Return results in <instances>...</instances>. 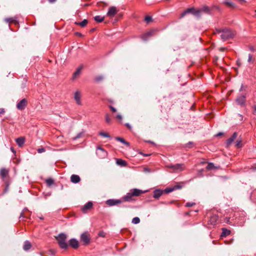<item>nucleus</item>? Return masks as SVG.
Masks as SVG:
<instances>
[{
  "mask_svg": "<svg viewBox=\"0 0 256 256\" xmlns=\"http://www.w3.org/2000/svg\"><path fill=\"white\" fill-rule=\"evenodd\" d=\"M142 193V191L140 190L134 188L131 190L130 192H128L126 195L122 198V200L124 202H130L132 200V196H138Z\"/></svg>",
  "mask_w": 256,
  "mask_h": 256,
  "instance_id": "1",
  "label": "nucleus"
},
{
  "mask_svg": "<svg viewBox=\"0 0 256 256\" xmlns=\"http://www.w3.org/2000/svg\"><path fill=\"white\" fill-rule=\"evenodd\" d=\"M67 236L64 233L60 234L56 237V240L61 248L66 249L68 248V244L66 242Z\"/></svg>",
  "mask_w": 256,
  "mask_h": 256,
  "instance_id": "2",
  "label": "nucleus"
},
{
  "mask_svg": "<svg viewBox=\"0 0 256 256\" xmlns=\"http://www.w3.org/2000/svg\"><path fill=\"white\" fill-rule=\"evenodd\" d=\"M234 35V32L231 30L227 28H223L222 32L220 35L222 40L226 41L232 38Z\"/></svg>",
  "mask_w": 256,
  "mask_h": 256,
  "instance_id": "3",
  "label": "nucleus"
},
{
  "mask_svg": "<svg viewBox=\"0 0 256 256\" xmlns=\"http://www.w3.org/2000/svg\"><path fill=\"white\" fill-rule=\"evenodd\" d=\"M28 104L26 99L23 98L20 100L16 104V108L20 110H24Z\"/></svg>",
  "mask_w": 256,
  "mask_h": 256,
  "instance_id": "4",
  "label": "nucleus"
},
{
  "mask_svg": "<svg viewBox=\"0 0 256 256\" xmlns=\"http://www.w3.org/2000/svg\"><path fill=\"white\" fill-rule=\"evenodd\" d=\"M96 154L101 158H104L107 156V152L100 146L97 148Z\"/></svg>",
  "mask_w": 256,
  "mask_h": 256,
  "instance_id": "5",
  "label": "nucleus"
},
{
  "mask_svg": "<svg viewBox=\"0 0 256 256\" xmlns=\"http://www.w3.org/2000/svg\"><path fill=\"white\" fill-rule=\"evenodd\" d=\"M168 167L175 171H182L184 169V165L182 164H177L174 165L170 164L168 166Z\"/></svg>",
  "mask_w": 256,
  "mask_h": 256,
  "instance_id": "6",
  "label": "nucleus"
},
{
  "mask_svg": "<svg viewBox=\"0 0 256 256\" xmlns=\"http://www.w3.org/2000/svg\"><path fill=\"white\" fill-rule=\"evenodd\" d=\"M122 202V200H121L109 199L106 201V203L108 206H112L115 205L120 204Z\"/></svg>",
  "mask_w": 256,
  "mask_h": 256,
  "instance_id": "7",
  "label": "nucleus"
},
{
  "mask_svg": "<svg viewBox=\"0 0 256 256\" xmlns=\"http://www.w3.org/2000/svg\"><path fill=\"white\" fill-rule=\"evenodd\" d=\"M118 11V10L115 6H110L108 8L107 16L109 17H113L117 13Z\"/></svg>",
  "mask_w": 256,
  "mask_h": 256,
  "instance_id": "8",
  "label": "nucleus"
},
{
  "mask_svg": "<svg viewBox=\"0 0 256 256\" xmlns=\"http://www.w3.org/2000/svg\"><path fill=\"white\" fill-rule=\"evenodd\" d=\"M236 102L238 104H239L241 106H244L246 102L245 96L244 95L240 96L236 98Z\"/></svg>",
  "mask_w": 256,
  "mask_h": 256,
  "instance_id": "9",
  "label": "nucleus"
},
{
  "mask_svg": "<svg viewBox=\"0 0 256 256\" xmlns=\"http://www.w3.org/2000/svg\"><path fill=\"white\" fill-rule=\"evenodd\" d=\"M74 100H75L76 104L78 105H82V102H81V94L79 91H76L74 94Z\"/></svg>",
  "mask_w": 256,
  "mask_h": 256,
  "instance_id": "10",
  "label": "nucleus"
},
{
  "mask_svg": "<svg viewBox=\"0 0 256 256\" xmlns=\"http://www.w3.org/2000/svg\"><path fill=\"white\" fill-rule=\"evenodd\" d=\"M154 32H155V30H151L148 32H146L142 36V39L144 41L147 40L149 38H150L151 36L154 35Z\"/></svg>",
  "mask_w": 256,
  "mask_h": 256,
  "instance_id": "11",
  "label": "nucleus"
},
{
  "mask_svg": "<svg viewBox=\"0 0 256 256\" xmlns=\"http://www.w3.org/2000/svg\"><path fill=\"white\" fill-rule=\"evenodd\" d=\"M80 240L84 244H88L90 242V238L86 232L82 233L81 234Z\"/></svg>",
  "mask_w": 256,
  "mask_h": 256,
  "instance_id": "12",
  "label": "nucleus"
},
{
  "mask_svg": "<svg viewBox=\"0 0 256 256\" xmlns=\"http://www.w3.org/2000/svg\"><path fill=\"white\" fill-rule=\"evenodd\" d=\"M69 244L70 246L74 248H77L78 247V242L75 238H72L69 241Z\"/></svg>",
  "mask_w": 256,
  "mask_h": 256,
  "instance_id": "13",
  "label": "nucleus"
},
{
  "mask_svg": "<svg viewBox=\"0 0 256 256\" xmlns=\"http://www.w3.org/2000/svg\"><path fill=\"white\" fill-rule=\"evenodd\" d=\"M80 180V177L78 175L72 174L70 177L71 182L74 184L78 183Z\"/></svg>",
  "mask_w": 256,
  "mask_h": 256,
  "instance_id": "14",
  "label": "nucleus"
},
{
  "mask_svg": "<svg viewBox=\"0 0 256 256\" xmlns=\"http://www.w3.org/2000/svg\"><path fill=\"white\" fill-rule=\"evenodd\" d=\"M92 206V203L91 202H87L82 208V210L83 212H86L88 210H90Z\"/></svg>",
  "mask_w": 256,
  "mask_h": 256,
  "instance_id": "15",
  "label": "nucleus"
},
{
  "mask_svg": "<svg viewBox=\"0 0 256 256\" xmlns=\"http://www.w3.org/2000/svg\"><path fill=\"white\" fill-rule=\"evenodd\" d=\"M163 194V191L162 190L158 189L156 190L154 192V198H158Z\"/></svg>",
  "mask_w": 256,
  "mask_h": 256,
  "instance_id": "16",
  "label": "nucleus"
},
{
  "mask_svg": "<svg viewBox=\"0 0 256 256\" xmlns=\"http://www.w3.org/2000/svg\"><path fill=\"white\" fill-rule=\"evenodd\" d=\"M186 11L187 14L192 13L194 15L198 16H200V10H196L194 8H189L187 9Z\"/></svg>",
  "mask_w": 256,
  "mask_h": 256,
  "instance_id": "17",
  "label": "nucleus"
},
{
  "mask_svg": "<svg viewBox=\"0 0 256 256\" xmlns=\"http://www.w3.org/2000/svg\"><path fill=\"white\" fill-rule=\"evenodd\" d=\"M24 140L25 139L24 137H19L16 140V141L17 144L19 146L22 147L24 144Z\"/></svg>",
  "mask_w": 256,
  "mask_h": 256,
  "instance_id": "18",
  "label": "nucleus"
},
{
  "mask_svg": "<svg viewBox=\"0 0 256 256\" xmlns=\"http://www.w3.org/2000/svg\"><path fill=\"white\" fill-rule=\"evenodd\" d=\"M31 247H32V244H31V243L29 241L26 240L24 242V244L23 246V249L25 251H28L31 248Z\"/></svg>",
  "mask_w": 256,
  "mask_h": 256,
  "instance_id": "19",
  "label": "nucleus"
},
{
  "mask_svg": "<svg viewBox=\"0 0 256 256\" xmlns=\"http://www.w3.org/2000/svg\"><path fill=\"white\" fill-rule=\"evenodd\" d=\"M230 234V230H228L226 228H222V232L220 234L221 237H226Z\"/></svg>",
  "mask_w": 256,
  "mask_h": 256,
  "instance_id": "20",
  "label": "nucleus"
},
{
  "mask_svg": "<svg viewBox=\"0 0 256 256\" xmlns=\"http://www.w3.org/2000/svg\"><path fill=\"white\" fill-rule=\"evenodd\" d=\"M16 18V17L6 18L4 21L6 22L16 24L17 22Z\"/></svg>",
  "mask_w": 256,
  "mask_h": 256,
  "instance_id": "21",
  "label": "nucleus"
},
{
  "mask_svg": "<svg viewBox=\"0 0 256 256\" xmlns=\"http://www.w3.org/2000/svg\"><path fill=\"white\" fill-rule=\"evenodd\" d=\"M8 173V170L5 168H2L0 170V175L2 178H4Z\"/></svg>",
  "mask_w": 256,
  "mask_h": 256,
  "instance_id": "22",
  "label": "nucleus"
},
{
  "mask_svg": "<svg viewBox=\"0 0 256 256\" xmlns=\"http://www.w3.org/2000/svg\"><path fill=\"white\" fill-rule=\"evenodd\" d=\"M218 216L216 215H214L210 217V222L211 224H215L217 220H218Z\"/></svg>",
  "mask_w": 256,
  "mask_h": 256,
  "instance_id": "23",
  "label": "nucleus"
},
{
  "mask_svg": "<svg viewBox=\"0 0 256 256\" xmlns=\"http://www.w3.org/2000/svg\"><path fill=\"white\" fill-rule=\"evenodd\" d=\"M88 21L87 20H84L81 22H76L75 24L76 25H79L82 27H84L88 24Z\"/></svg>",
  "mask_w": 256,
  "mask_h": 256,
  "instance_id": "24",
  "label": "nucleus"
},
{
  "mask_svg": "<svg viewBox=\"0 0 256 256\" xmlns=\"http://www.w3.org/2000/svg\"><path fill=\"white\" fill-rule=\"evenodd\" d=\"M116 140L118 141H119L124 144L128 146H130V143L126 141L123 138H120V137H116Z\"/></svg>",
  "mask_w": 256,
  "mask_h": 256,
  "instance_id": "25",
  "label": "nucleus"
},
{
  "mask_svg": "<svg viewBox=\"0 0 256 256\" xmlns=\"http://www.w3.org/2000/svg\"><path fill=\"white\" fill-rule=\"evenodd\" d=\"M116 164L121 166H125L126 165V162L121 159H117Z\"/></svg>",
  "mask_w": 256,
  "mask_h": 256,
  "instance_id": "26",
  "label": "nucleus"
},
{
  "mask_svg": "<svg viewBox=\"0 0 256 256\" xmlns=\"http://www.w3.org/2000/svg\"><path fill=\"white\" fill-rule=\"evenodd\" d=\"M198 10H200V12H204L209 14L210 12V8L208 6H204L201 8V9Z\"/></svg>",
  "mask_w": 256,
  "mask_h": 256,
  "instance_id": "27",
  "label": "nucleus"
},
{
  "mask_svg": "<svg viewBox=\"0 0 256 256\" xmlns=\"http://www.w3.org/2000/svg\"><path fill=\"white\" fill-rule=\"evenodd\" d=\"M81 70H82V68L81 67L78 68L76 69V71L73 74V76H72V79L73 80L76 78L80 74V72H81Z\"/></svg>",
  "mask_w": 256,
  "mask_h": 256,
  "instance_id": "28",
  "label": "nucleus"
},
{
  "mask_svg": "<svg viewBox=\"0 0 256 256\" xmlns=\"http://www.w3.org/2000/svg\"><path fill=\"white\" fill-rule=\"evenodd\" d=\"M104 16H96L94 17V20L97 22H101L104 20Z\"/></svg>",
  "mask_w": 256,
  "mask_h": 256,
  "instance_id": "29",
  "label": "nucleus"
},
{
  "mask_svg": "<svg viewBox=\"0 0 256 256\" xmlns=\"http://www.w3.org/2000/svg\"><path fill=\"white\" fill-rule=\"evenodd\" d=\"M105 120L108 124H111L112 118L109 114H106L105 116Z\"/></svg>",
  "mask_w": 256,
  "mask_h": 256,
  "instance_id": "30",
  "label": "nucleus"
},
{
  "mask_svg": "<svg viewBox=\"0 0 256 256\" xmlns=\"http://www.w3.org/2000/svg\"><path fill=\"white\" fill-rule=\"evenodd\" d=\"M46 184L49 186L54 184V180L51 178L46 179Z\"/></svg>",
  "mask_w": 256,
  "mask_h": 256,
  "instance_id": "31",
  "label": "nucleus"
},
{
  "mask_svg": "<svg viewBox=\"0 0 256 256\" xmlns=\"http://www.w3.org/2000/svg\"><path fill=\"white\" fill-rule=\"evenodd\" d=\"M206 168L208 170H210L215 168H216V167L214 166V165L213 163L210 162V163H208V164L206 166Z\"/></svg>",
  "mask_w": 256,
  "mask_h": 256,
  "instance_id": "32",
  "label": "nucleus"
},
{
  "mask_svg": "<svg viewBox=\"0 0 256 256\" xmlns=\"http://www.w3.org/2000/svg\"><path fill=\"white\" fill-rule=\"evenodd\" d=\"M104 76H96L94 78V80L97 82H101L102 80H104Z\"/></svg>",
  "mask_w": 256,
  "mask_h": 256,
  "instance_id": "33",
  "label": "nucleus"
},
{
  "mask_svg": "<svg viewBox=\"0 0 256 256\" xmlns=\"http://www.w3.org/2000/svg\"><path fill=\"white\" fill-rule=\"evenodd\" d=\"M26 80L25 79H23L22 81V83L20 84V88L22 89H24L26 87Z\"/></svg>",
  "mask_w": 256,
  "mask_h": 256,
  "instance_id": "34",
  "label": "nucleus"
},
{
  "mask_svg": "<svg viewBox=\"0 0 256 256\" xmlns=\"http://www.w3.org/2000/svg\"><path fill=\"white\" fill-rule=\"evenodd\" d=\"M234 140L233 139L232 137H230L229 138H228L226 142V144L227 146H228L234 141Z\"/></svg>",
  "mask_w": 256,
  "mask_h": 256,
  "instance_id": "35",
  "label": "nucleus"
},
{
  "mask_svg": "<svg viewBox=\"0 0 256 256\" xmlns=\"http://www.w3.org/2000/svg\"><path fill=\"white\" fill-rule=\"evenodd\" d=\"M140 219L138 217L134 218L132 220V222L134 224H138L140 223Z\"/></svg>",
  "mask_w": 256,
  "mask_h": 256,
  "instance_id": "36",
  "label": "nucleus"
},
{
  "mask_svg": "<svg viewBox=\"0 0 256 256\" xmlns=\"http://www.w3.org/2000/svg\"><path fill=\"white\" fill-rule=\"evenodd\" d=\"M144 20L147 23H150L152 21V19L150 16H147L145 17Z\"/></svg>",
  "mask_w": 256,
  "mask_h": 256,
  "instance_id": "37",
  "label": "nucleus"
},
{
  "mask_svg": "<svg viewBox=\"0 0 256 256\" xmlns=\"http://www.w3.org/2000/svg\"><path fill=\"white\" fill-rule=\"evenodd\" d=\"M248 62L250 64L254 62V58H252V54H248Z\"/></svg>",
  "mask_w": 256,
  "mask_h": 256,
  "instance_id": "38",
  "label": "nucleus"
},
{
  "mask_svg": "<svg viewBox=\"0 0 256 256\" xmlns=\"http://www.w3.org/2000/svg\"><path fill=\"white\" fill-rule=\"evenodd\" d=\"M174 190V188H167L164 190V192L166 193H170Z\"/></svg>",
  "mask_w": 256,
  "mask_h": 256,
  "instance_id": "39",
  "label": "nucleus"
},
{
  "mask_svg": "<svg viewBox=\"0 0 256 256\" xmlns=\"http://www.w3.org/2000/svg\"><path fill=\"white\" fill-rule=\"evenodd\" d=\"M225 4L228 6L230 7H232V8H234V6H235V4L233 2H226Z\"/></svg>",
  "mask_w": 256,
  "mask_h": 256,
  "instance_id": "40",
  "label": "nucleus"
},
{
  "mask_svg": "<svg viewBox=\"0 0 256 256\" xmlns=\"http://www.w3.org/2000/svg\"><path fill=\"white\" fill-rule=\"evenodd\" d=\"M99 135L104 136V137H106V138H110V137L108 134L106 132H100L99 133Z\"/></svg>",
  "mask_w": 256,
  "mask_h": 256,
  "instance_id": "41",
  "label": "nucleus"
},
{
  "mask_svg": "<svg viewBox=\"0 0 256 256\" xmlns=\"http://www.w3.org/2000/svg\"><path fill=\"white\" fill-rule=\"evenodd\" d=\"M82 135V133H80V132L78 133L76 136L72 138V139L74 140H76V139L80 138L81 137Z\"/></svg>",
  "mask_w": 256,
  "mask_h": 256,
  "instance_id": "42",
  "label": "nucleus"
},
{
  "mask_svg": "<svg viewBox=\"0 0 256 256\" xmlns=\"http://www.w3.org/2000/svg\"><path fill=\"white\" fill-rule=\"evenodd\" d=\"M195 204L194 202H187L186 206L187 207H191Z\"/></svg>",
  "mask_w": 256,
  "mask_h": 256,
  "instance_id": "43",
  "label": "nucleus"
},
{
  "mask_svg": "<svg viewBox=\"0 0 256 256\" xmlns=\"http://www.w3.org/2000/svg\"><path fill=\"white\" fill-rule=\"evenodd\" d=\"M174 188V190H178V189H180L182 188V186L179 185V184H177V185H175L173 186Z\"/></svg>",
  "mask_w": 256,
  "mask_h": 256,
  "instance_id": "44",
  "label": "nucleus"
},
{
  "mask_svg": "<svg viewBox=\"0 0 256 256\" xmlns=\"http://www.w3.org/2000/svg\"><path fill=\"white\" fill-rule=\"evenodd\" d=\"M223 28H216V31L214 34L222 33V32Z\"/></svg>",
  "mask_w": 256,
  "mask_h": 256,
  "instance_id": "45",
  "label": "nucleus"
},
{
  "mask_svg": "<svg viewBox=\"0 0 256 256\" xmlns=\"http://www.w3.org/2000/svg\"><path fill=\"white\" fill-rule=\"evenodd\" d=\"M116 118L120 120V121H122V116L121 114H118L116 116Z\"/></svg>",
  "mask_w": 256,
  "mask_h": 256,
  "instance_id": "46",
  "label": "nucleus"
},
{
  "mask_svg": "<svg viewBox=\"0 0 256 256\" xmlns=\"http://www.w3.org/2000/svg\"><path fill=\"white\" fill-rule=\"evenodd\" d=\"M236 146L238 148H240L242 146L241 142L240 140L237 141L236 144Z\"/></svg>",
  "mask_w": 256,
  "mask_h": 256,
  "instance_id": "47",
  "label": "nucleus"
},
{
  "mask_svg": "<svg viewBox=\"0 0 256 256\" xmlns=\"http://www.w3.org/2000/svg\"><path fill=\"white\" fill-rule=\"evenodd\" d=\"M109 108L110 109V110L112 111V112H116V108H114V106H110Z\"/></svg>",
  "mask_w": 256,
  "mask_h": 256,
  "instance_id": "48",
  "label": "nucleus"
},
{
  "mask_svg": "<svg viewBox=\"0 0 256 256\" xmlns=\"http://www.w3.org/2000/svg\"><path fill=\"white\" fill-rule=\"evenodd\" d=\"M45 152V149L44 148H38V153H42V152Z\"/></svg>",
  "mask_w": 256,
  "mask_h": 256,
  "instance_id": "49",
  "label": "nucleus"
},
{
  "mask_svg": "<svg viewBox=\"0 0 256 256\" xmlns=\"http://www.w3.org/2000/svg\"><path fill=\"white\" fill-rule=\"evenodd\" d=\"M237 133L235 132L233 134L232 136L231 137H232L233 139L235 140L237 137Z\"/></svg>",
  "mask_w": 256,
  "mask_h": 256,
  "instance_id": "50",
  "label": "nucleus"
},
{
  "mask_svg": "<svg viewBox=\"0 0 256 256\" xmlns=\"http://www.w3.org/2000/svg\"><path fill=\"white\" fill-rule=\"evenodd\" d=\"M186 14H187V13H186V11L185 10L184 12L181 14V15H180V18H183L184 16H185V15H186Z\"/></svg>",
  "mask_w": 256,
  "mask_h": 256,
  "instance_id": "51",
  "label": "nucleus"
},
{
  "mask_svg": "<svg viewBox=\"0 0 256 256\" xmlns=\"http://www.w3.org/2000/svg\"><path fill=\"white\" fill-rule=\"evenodd\" d=\"M5 110L4 108H0V116L4 113Z\"/></svg>",
  "mask_w": 256,
  "mask_h": 256,
  "instance_id": "52",
  "label": "nucleus"
},
{
  "mask_svg": "<svg viewBox=\"0 0 256 256\" xmlns=\"http://www.w3.org/2000/svg\"><path fill=\"white\" fill-rule=\"evenodd\" d=\"M98 236H100L104 237V232H100L98 233Z\"/></svg>",
  "mask_w": 256,
  "mask_h": 256,
  "instance_id": "53",
  "label": "nucleus"
},
{
  "mask_svg": "<svg viewBox=\"0 0 256 256\" xmlns=\"http://www.w3.org/2000/svg\"><path fill=\"white\" fill-rule=\"evenodd\" d=\"M253 114H256V104H255L254 106V111H253Z\"/></svg>",
  "mask_w": 256,
  "mask_h": 256,
  "instance_id": "54",
  "label": "nucleus"
},
{
  "mask_svg": "<svg viewBox=\"0 0 256 256\" xmlns=\"http://www.w3.org/2000/svg\"><path fill=\"white\" fill-rule=\"evenodd\" d=\"M24 218V212H22L20 216V218Z\"/></svg>",
  "mask_w": 256,
  "mask_h": 256,
  "instance_id": "55",
  "label": "nucleus"
},
{
  "mask_svg": "<svg viewBox=\"0 0 256 256\" xmlns=\"http://www.w3.org/2000/svg\"><path fill=\"white\" fill-rule=\"evenodd\" d=\"M226 50V48H219V50H220V51H221V52H224V50Z\"/></svg>",
  "mask_w": 256,
  "mask_h": 256,
  "instance_id": "56",
  "label": "nucleus"
},
{
  "mask_svg": "<svg viewBox=\"0 0 256 256\" xmlns=\"http://www.w3.org/2000/svg\"><path fill=\"white\" fill-rule=\"evenodd\" d=\"M10 150H12V152L14 153V154H15L16 152L15 151V150H14V148H12V147H11L10 148Z\"/></svg>",
  "mask_w": 256,
  "mask_h": 256,
  "instance_id": "57",
  "label": "nucleus"
},
{
  "mask_svg": "<svg viewBox=\"0 0 256 256\" xmlns=\"http://www.w3.org/2000/svg\"><path fill=\"white\" fill-rule=\"evenodd\" d=\"M238 116L240 118V120H242L243 119V116L240 114H238Z\"/></svg>",
  "mask_w": 256,
  "mask_h": 256,
  "instance_id": "58",
  "label": "nucleus"
},
{
  "mask_svg": "<svg viewBox=\"0 0 256 256\" xmlns=\"http://www.w3.org/2000/svg\"><path fill=\"white\" fill-rule=\"evenodd\" d=\"M222 134H223L222 132H220L216 134V136H222Z\"/></svg>",
  "mask_w": 256,
  "mask_h": 256,
  "instance_id": "59",
  "label": "nucleus"
},
{
  "mask_svg": "<svg viewBox=\"0 0 256 256\" xmlns=\"http://www.w3.org/2000/svg\"><path fill=\"white\" fill-rule=\"evenodd\" d=\"M126 126L128 128H131V126L129 124H126Z\"/></svg>",
  "mask_w": 256,
  "mask_h": 256,
  "instance_id": "60",
  "label": "nucleus"
},
{
  "mask_svg": "<svg viewBox=\"0 0 256 256\" xmlns=\"http://www.w3.org/2000/svg\"><path fill=\"white\" fill-rule=\"evenodd\" d=\"M56 0H48L50 3H53L56 2Z\"/></svg>",
  "mask_w": 256,
  "mask_h": 256,
  "instance_id": "61",
  "label": "nucleus"
},
{
  "mask_svg": "<svg viewBox=\"0 0 256 256\" xmlns=\"http://www.w3.org/2000/svg\"><path fill=\"white\" fill-rule=\"evenodd\" d=\"M192 144V142H188L186 144V146H188V145H190V144Z\"/></svg>",
  "mask_w": 256,
  "mask_h": 256,
  "instance_id": "62",
  "label": "nucleus"
},
{
  "mask_svg": "<svg viewBox=\"0 0 256 256\" xmlns=\"http://www.w3.org/2000/svg\"><path fill=\"white\" fill-rule=\"evenodd\" d=\"M237 63H238V66H240V62L238 60L237 61Z\"/></svg>",
  "mask_w": 256,
  "mask_h": 256,
  "instance_id": "63",
  "label": "nucleus"
},
{
  "mask_svg": "<svg viewBox=\"0 0 256 256\" xmlns=\"http://www.w3.org/2000/svg\"><path fill=\"white\" fill-rule=\"evenodd\" d=\"M254 170H256V166L253 167Z\"/></svg>",
  "mask_w": 256,
  "mask_h": 256,
  "instance_id": "64",
  "label": "nucleus"
}]
</instances>
